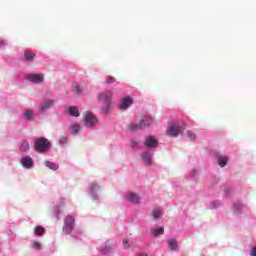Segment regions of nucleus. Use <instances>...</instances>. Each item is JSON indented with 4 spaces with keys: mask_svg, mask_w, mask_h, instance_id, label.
<instances>
[{
    "mask_svg": "<svg viewBox=\"0 0 256 256\" xmlns=\"http://www.w3.org/2000/svg\"><path fill=\"white\" fill-rule=\"evenodd\" d=\"M51 149V142L47 138H37L34 141V150L37 153H45Z\"/></svg>",
    "mask_w": 256,
    "mask_h": 256,
    "instance_id": "nucleus-2",
    "label": "nucleus"
},
{
    "mask_svg": "<svg viewBox=\"0 0 256 256\" xmlns=\"http://www.w3.org/2000/svg\"><path fill=\"white\" fill-rule=\"evenodd\" d=\"M26 79L36 85H39V83H43L44 81L43 74H28L26 75Z\"/></svg>",
    "mask_w": 256,
    "mask_h": 256,
    "instance_id": "nucleus-6",
    "label": "nucleus"
},
{
    "mask_svg": "<svg viewBox=\"0 0 256 256\" xmlns=\"http://www.w3.org/2000/svg\"><path fill=\"white\" fill-rule=\"evenodd\" d=\"M67 140L64 138L63 142L65 143Z\"/></svg>",
    "mask_w": 256,
    "mask_h": 256,
    "instance_id": "nucleus-33",
    "label": "nucleus"
},
{
    "mask_svg": "<svg viewBox=\"0 0 256 256\" xmlns=\"http://www.w3.org/2000/svg\"><path fill=\"white\" fill-rule=\"evenodd\" d=\"M187 136H188V138H189L190 141L195 140L196 137H197V136L195 135V133H193L192 131H188V132H187Z\"/></svg>",
    "mask_w": 256,
    "mask_h": 256,
    "instance_id": "nucleus-28",
    "label": "nucleus"
},
{
    "mask_svg": "<svg viewBox=\"0 0 256 256\" xmlns=\"http://www.w3.org/2000/svg\"><path fill=\"white\" fill-rule=\"evenodd\" d=\"M71 129H72V133L76 135V133H79L81 126H79L78 124H74L72 125Z\"/></svg>",
    "mask_w": 256,
    "mask_h": 256,
    "instance_id": "nucleus-23",
    "label": "nucleus"
},
{
    "mask_svg": "<svg viewBox=\"0 0 256 256\" xmlns=\"http://www.w3.org/2000/svg\"><path fill=\"white\" fill-rule=\"evenodd\" d=\"M43 233H45V228H43V226H37L36 235H43Z\"/></svg>",
    "mask_w": 256,
    "mask_h": 256,
    "instance_id": "nucleus-26",
    "label": "nucleus"
},
{
    "mask_svg": "<svg viewBox=\"0 0 256 256\" xmlns=\"http://www.w3.org/2000/svg\"><path fill=\"white\" fill-rule=\"evenodd\" d=\"M113 93L111 92H102L98 95L99 103L103 104L102 110L107 115L109 113L111 106L113 105Z\"/></svg>",
    "mask_w": 256,
    "mask_h": 256,
    "instance_id": "nucleus-1",
    "label": "nucleus"
},
{
    "mask_svg": "<svg viewBox=\"0 0 256 256\" xmlns=\"http://www.w3.org/2000/svg\"><path fill=\"white\" fill-rule=\"evenodd\" d=\"M24 117L25 119H27L28 121H30V119H33V112L32 110H26L24 112Z\"/></svg>",
    "mask_w": 256,
    "mask_h": 256,
    "instance_id": "nucleus-22",
    "label": "nucleus"
},
{
    "mask_svg": "<svg viewBox=\"0 0 256 256\" xmlns=\"http://www.w3.org/2000/svg\"><path fill=\"white\" fill-rule=\"evenodd\" d=\"M111 252V245L105 244L104 247L102 248V253H110Z\"/></svg>",
    "mask_w": 256,
    "mask_h": 256,
    "instance_id": "nucleus-27",
    "label": "nucleus"
},
{
    "mask_svg": "<svg viewBox=\"0 0 256 256\" xmlns=\"http://www.w3.org/2000/svg\"><path fill=\"white\" fill-rule=\"evenodd\" d=\"M51 107H55V100L48 99V100H44L40 104L39 109L40 111H47L48 109H51Z\"/></svg>",
    "mask_w": 256,
    "mask_h": 256,
    "instance_id": "nucleus-9",
    "label": "nucleus"
},
{
    "mask_svg": "<svg viewBox=\"0 0 256 256\" xmlns=\"http://www.w3.org/2000/svg\"><path fill=\"white\" fill-rule=\"evenodd\" d=\"M167 243L171 251H179V244L177 243L176 239L171 238L167 241Z\"/></svg>",
    "mask_w": 256,
    "mask_h": 256,
    "instance_id": "nucleus-14",
    "label": "nucleus"
},
{
    "mask_svg": "<svg viewBox=\"0 0 256 256\" xmlns=\"http://www.w3.org/2000/svg\"><path fill=\"white\" fill-rule=\"evenodd\" d=\"M142 160L146 165H151V154H149V152H144L142 154Z\"/></svg>",
    "mask_w": 256,
    "mask_h": 256,
    "instance_id": "nucleus-17",
    "label": "nucleus"
},
{
    "mask_svg": "<svg viewBox=\"0 0 256 256\" xmlns=\"http://www.w3.org/2000/svg\"><path fill=\"white\" fill-rule=\"evenodd\" d=\"M183 131H185V128L177 124H172L166 134L170 137H179V135H183Z\"/></svg>",
    "mask_w": 256,
    "mask_h": 256,
    "instance_id": "nucleus-4",
    "label": "nucleus"
},
{
    "mask_svg": "<svg viewBox=\"0 0 256 256\" xmlns=\"http://www.w3.org/2000/svg\"><path fill=\"white\" fill-rule=\"evenodd\" d=\"M161 215H163V211L159 210L158 208H155L153 211H152V217L154 219H159V217H161Z\"/></svg>",
    "mask_w": 256,
    "mask_h": 256,
    "instance_id": "nucleus-21",
    "label": "nucleus"
},
{
    "mask_svg": "<svg viewBox=\"0 0 256 256\" xmlns=\"http://www.w3.org/2000/svg\"><path fill=\"white\" fill-rule=\"evenodd\" d=\"M73 229H75V218L72 216H66L64 220L63 233H65V235H71V233H73Z\"/></svg>",
    "mask_w": 256,
    "mask_h": 256,
    "instance_id": "nucleus-3",
    "label": "nucleus"
},
{
    "mask_svg": "<svg viewBox=\"0 0 256 256\" xmlns=\"http://www.w3.org/2000/svg\"><path fill=\"white\" fill-rule=\"evenodd\" d=\"M138 143L135 140L131 141V147H137Z\"/></svg>",
    "mask_w": 256,
    "mask_h": 256,
    "instance_id": "nucleus-31",
    "label": "nucleus"
},
{
    "mask_svg": "<svg viewBox=\"0 0 256 256\" xmlns=\"http://www.w3.org/2000/svg\"><path fill=\"white\" fill-rule=\"evenodd\" d=\"M147 125H151V120L148 118H144L138 124H131L129 126L130 131H139L143 129V127H147Z\"/></svg>",
    "mask_w": 256,
    "mask_h": 256,
    "instance_id": "nucleus-5",
    "label": "nucleus"
},
{
    "mask_svg": "<svg viewBox=\"0 0 256 256\" xmlns=\"http://www.w3.org/2000/svg\"><path fill=\"white\" fill-rule=\"evenodd\" d=\"M144 145H146L148 149H155V147L159 145V141L153 136H147Z\"/></svg>",
    "mask_w": 256,
    "mask_h": 256,
    "instance_id": "nucleus-8",
    "label": "nucleus"
},
{
    "mask_svg": "<svg viewBox=\"0 0 256 256\" xmlns=\"http://www.w3.org/2000/svg\"><path fill=\"white\" fill-rule=\"evenodd\" d=\"M24 57H25L26 61H33V59H35V53L27 50L24 53Z\"/></svg>",
    "mask_w": 256,
    "mask_h": 256,
    "instance_id": "nucleus-20",
    "label": "nucleus"
},
{
    "mask_svg": "<svg viewBox=\"0 0 256 256\" xmlns=\"http://www.w3.org/2000/svg\"><path fill=\"white\" fill-rule=\"evenodd\" d=\"M32 247L33 249H41V243H39L38 241H35L32 243Z\"/></svg>",
    "mask_w": 256,
    "mask_h": 256,
    "instance_id": "nucleus-30",
    "label": "nucleus"
},
{
    "mask_svg": "<svg viewBox=\"0 0 256 256\" xmlns=\"http://www.w3.org/2000/svg\"><path fill=\"white\" fill-rule=\"evenodd\" d=\"M45 166L48 167V169H52V171H57V169H59V165L51 161H46Z\"/></svg>",
    "mask_w": 256,
    "mask_h": 256,
    "instance_id": "nucleus-18",
    "label": "nucleus"
},
{
    "mask_svg": "<svg viewBox=\"0 0 256 256\" xmlns=\"http://www.w3.org/2000/svg\"><path fill=\"white\" fill-rule=\"evenodd\" d=\"M22 167H25L26 169H31L33 167V158L29 156H25L21 160Z\"/></svg>",
    "mask_w": 256,
    "mask_h": 256,
    "instance_id": "nucleus-11",
    "label": "nucleus"
},
{
    "mask_svg": "<svg viewBox=\"0 0 256 256\" xmlns=\"http://www.w3.org/2000/svg\"><path fill=\"white\" fill-rule=\"evenodd\" d=\"M227 161H229L227 156H220L218 158V165H219V167H225V165H227Z\"/></svg>",
    "mask_w": 256,
    "mask_h": 256,
    "instance_id": "nucleus-19",
    "label": "nucleus"
},
{
    "mask_svg": "<svg viewBox=\"0 0 256 256\" xmlns=\"http://www.w3.org/2000/svg\"><path fill=\"white\" fill-rule=\"evenodd\" d=\"M97 123V118H95V115L91 112L85 113V125L86 127H95V124Z\"/></svg>",
    "mask_w": 256,
    "mask_h": 256,
    "instance_id": "nucleus-7",
    "label": "nucleus"
},
{
    "mask_svg": "<svg viewBox=\"0 0 256 256\" xmlns=\"http://www.w3.org/2000/svg\"><path fill=\"white\" fill-rule=\"evenodd\" d=\"M164 233H165V228L163 227L151 230V235H153L154 237H158V235H163Z\"/></svg>",
    "mask_w": 256,
    "mask_h": 256,
    "instance_id": "nucleus-16",
    "label": "nucleus"
},
{
    "mask_svg": "<svg viewBox=\"0 0 256 256\" xmlns=\"http://www.w3.org/2000/svg\"><path fill=\"white\" fill-rule=\"evenodd\" d=\"M66 113L70 114L71 117H79V108L76 106H70L65 108Z\"/></svg>",
    "mask_w": 256,
    "mask_h": 256,
    "instance_id": "nucleus-12",
    "label": "nucleus"
},
{
    "mask_svg": "<svg viewBox=\"0 0 256 256\" xmlns=\"http://www.w3.org/2000/svg\"><path fill=\"white\" fill-rule=\"evenodd\" d=\"M133 105V98H131V96H127L125 98L122 99V103L119 106V109L123 110V109H129L130 106Z\"/></svg>",
    "mask_w": 256,
    "mask_h": 256,
    "instance_id": "nucleus-10",
    "label": "nucleus"
},
{
    "mask_svg": "<svg viewBox=\"0 0 256 256\" xmlns=\"http://www.w3.org/2000/svg\"><path fill=\"white\" fill-rule=\"evenodd\" d=\"M122 243L125 249H129V239L124 238Z\"/></svg>",
    "mask_w": 256,
    "mask_h": 256,
    "instance_id": "nucleus-29",
    "label": "nucleus"
},
{
    "mask_svg": "<svg viewBox=\"0 0 256 256\" xmlns=\"http://www.w3.org/2000/svg\"><path fill=\"white\" fill-rule=\"evenodd\" d=\"M19 149H20V151L27 152V151H29V149H31V144H29V141H27V140H22L20 142Z\"/></svg>",
    "mask_w": 256,
    "mask_h": 256,
    "instance_id": "nucleus-15",
    "label": "nucleus"
},
{
    "mask_svg": "<svg viewBox=\"0 0 256 256\" xmlns=\"http://www.w3.org/2000/svg\"><path fill=\"white\" fill-rule=\"evenodd\" d=\"M127 199L128 201H130V203H140L141 198L139 197V194H135L133 192L129 193L127 195Z\"/></svg>",
    "mask_w": 256,
    "mask_h": 256,
    "instance_id": "nucleus-13",
    "label": "nucleus"
},
{
    "mask_svg": "<svg viewBox=\"0 0 256 256\" xmlns=\"http://www.w3.org/2000/svg\"><path fill=\"white\" fill-rule=\"evenodd\" d=\"M73 91H74V93H76V95H79V93H81V91H83V89H81V86H79V84H76L73 86Z\"/></svg>",
    "mask_w": 256,
    "mask_h": 256,
    "instance_id": "nucleus-25",
    "label": "nucleus"
},
{
    "mask_svg": "<svg viewBox=\"0 0 256 256\" xmlns=\"http://www.w3.org/2000/svg\"><path fill=\"white\" fill-rule=\"evenodd\" d=\"M106 83H107V85H113V83H115V77L107 76L106 77Z\"/></svg>",
    "mask_w": 256,
    "mask_h": 256,
    "instance_id": "nucleus-24",
    "label": "nucleus"
},
{
    "mask_svg": "<svg viewBox=\"0 0 256 256\" xmlns=\"http://www.w3.org/2000/svg\"><path fill=\"white\" fill-rule=\"evenodd\" d=\"M251 256H256V247H253L251 250Z\"/></svg>",
    "mask_w": 256,
    "mask_h": 256,
    "instance_id": "nucleus-32",
    "label": "nucleus"
}]
</instances>
